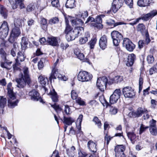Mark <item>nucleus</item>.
Wrapping results in <instances>:
<instances>
[{"mask_svg": "<svg viewBox=\"0 0 157 157\" xmlns=\"http://www.w3.org/2000/svg\"><path fill=\"white\" fill-rule=\"evenodd\" d=\"M123 80V77L121 76H117L115 77L113 79V82L118 83L121 82Z\"/></svg>", "mask_w": 157, "mask_h": 157, "instance_id": "nucleus-41", "label": "nucleus"}, {"mask_svg": "<svg viewBox=\"0 0 157 157\" xmlns=\"http://www.w3.org/2000/svg\"><path fill=\"white\" fill-rule=\"evenodd\" d=\"M81 30L79 27H75L73 29L71 27L68 26L65 28V33L66 34V37L68 41L74 40L78 36Z\"/></svg>", "mask_w": 157, "mask_h": 157, "instance_id": "nucleus-3", "label": "nucleus"}, {"mask_svg": "<svg viewBox=\"0 0 157 157\" xmlns=\"http://www.w3.org/2000/svg\"><path fill=\"white\" fill-rule=\"evenodd\" d=\"M121 94V91L120 89L115 90L110 97V102L112 104L116 103L120 98Z\"/></svg>", "mask_w": 157, "mask_h": 157, "instance_id": "nucleus-11", "label": "nucleus"}, {"mask_svg": "<svg viewBox=\"0 0 157 157\" xmlns=\"http://www.w3.org/2000/svg\"><path fill=\"white\" fill-rule=\"evenodd\" d=\"M47 20L44 18H41L40 21V24L42 26V28L43 29H47Z\"/></svg>", "mask_w": 157, "mask_h": 157, "instance_id": "nucleus-40", "label": "nucleus"}, {"mask_svg": "<svg viewBox=\"0 0 157 157\" xmlns=\"http://www.w3.org/2000/svg\"><path fill=\"white\" fill-rule=\"evenodd\" d=\"M136 58L135 55L133 53L128 55L126 65L128 67L132 66L134 63V60Z\"/></svg>", "mask_w": 157, "mask_h": 157, "instance_id": "nucleus-20", "label": "nucleus"}, {"mask_svg": "<svg viewBox=\"0 0 157 157\" xmlns=\"http://www.w3.org/2000/svg\"><path fill=\"white\" fill-rule=\"evenodd\" d=\"M95 21L99 25L100 28H102L103 25L101 24L102 22V20L100 17H98L96 19Z\"/></svg>", "mask_w": 157, "mask_h": 157, "instance_id": "nucleus-49", "label": "nucleus"}, {"mask_svg": "<svg viewBox=\"0 0 157 157\" xmlns=\"http://www.w3.org/2000/svg\"><path fill=\"white\" fill-rule=\"evenodd\" d=\"M0 14L4 19H6L8 16V12L3 6L0 4Z\"/></svg>", "mask_w": 157, "mask_h": 157, "instance_id": "nucleus-25", "label": "nucleus"}, {"mask_svg": "<svg viewBox=\"0 0 157 157\" xmlns=\"http://www.w3.org/2000/svg\"><path fill=\"white\" fill-rule=\"evenodd\" d=\"M9 1L13 9L17 8V0H9Z\"/></svg>", "mask_w": 157, "mask_h": 157, "instance_id": "nucleus-48", "label": "nucleus"}, {"mask_svg": "<svg viewBox=\"0 0 157 157\" xmlns=\"http://www.w3.org/2000/svg\"><path fill=\"white\" fill-rule=\"evenodd\" d=\"M119 9L117 7L116 5H113L112 3V9L113 12L114 13H116Z\"/></svg>", "mask_w": 157, "mask_h": 157, "instance_id": "nucleus-63", "label": "nucleus"}, {"mask_svg": "<svg viewBox=\"0 0 157 157\" xmlns=\"http://www.w3.org/2000/svg\"><path fill=\"white\" fill-rule=\"evenodd\" d=\"M46 41L49 45L52 46H57L59 45L57 40L55 37H48Z\"/></svg>", "mask_w": 157, "mask_h": 157, "instance_id": "nucleus-18", "label": "nucleus"}, {"mask_svg": "<svg viewBox=\"0 0 157 157\" xmlns=\"http://www.w3.org/2000/svg\"><path fill=\"white\" fill-rule=\"evenodd\" d=\"M9 28L7 22L5 21H3L0 27V38L4 39L8 35Z\"/></svg>", "mask_w": 157, "mask_h": 157, "instance_id": "nucleus-6", "label": "nucleus"}, {"mask_svg": "<svg viewBox=\"0 0 157 157\" xmlns=\"http://www.w3.org/2000/svg\"><path fill=\"white\" fill-rule=\"evenodd\" d=\"M125 150V147L123 145H118L114 148L116 157H126L124 153Z\"/></svg>", "mask_w": 157, "mask_h": 157, "instance_id": "nucleus-9", "label": "nucleus"}, {"mask_svg": "<svg viewBox=\"0 0 157 157\" xmlns=\"http://www.w3.org/2000/svg\"><path fill=\"white\" fill-rule=\"evenodd\" d=\"M82 19L76 18L71 20V23L73 26H76V27H79L82 26L84 24V21Z\"/></svg>", "mask_w": 157, "mask_h": 157, "instance_id": "nucleus-19", "label": "nucleus"}, {"mask_svg": "<svg viewBox=\"0 0 157 157\" xmlns=\"http://www.w3.org/2000/svg\"><path fill=\"white\" fill-rule=\"evenodd\" d=\"M147 60L148 63L150 64L153 63L154 59L153 56L152 55H149L147 56Z\"/></svg>", "mask_w": 157, "mask_h": 157, "instance_id": "nucleus-46", "label": "nucleus"}, {"mask_svg": "<svg viewBox=\"0 0 157 157\" xmlns=\"http://www.w3.org/2000/svg\"><path fill=\"white\" fill-rule=\"evenodd\" d=\"M155 67H154V66L151 68L149 69V73L150 75H152L153 73L156 72V71L155 70Z\"/></svg>", "mask_w": 157, "mask_h": 157, "instance_id": "nucleus-64", "label": "nucleus"}, {"mask_svg": "<svg viewBox=\"0 0 157 157\" xmlns=\"http://www.w3.org/2000/svg\"><path fill=\"white\" fill-rule=\"evenodd\" d=\"M149 123L150 126H149V128H150V127H156V121L153 119H152L151 121H150Z\"/></svg>", "mask_w": 157, "mask_h": 157, "instance_id": "nucleus-59", "label": "nucleus"}, {"mask_svg": "<svg viewBox=\"0 0 157 157\" xmlns=\"http://www.w3.org/2000/svg\"><path fill=\"white\" fill-rule=\"evenodd\" d=\"M29 95L31 100L35 101H40V102L43 103V99L39 96V93L35 89L29 92Z\"/></svg>", "mask_w": 157, "mask_h": 157, "instance_id": "nucleus-12", "label": "nucleus"}, {"mask_svg": "<svg viewBox=\"0 0 157 157\" xmlns=\"http://www.w3.org/2000/svg\"><path fill=\"white\" fill-rule=\"evenodd\" d=\"M104 101L105 102L104 104L106 107H108L109 106V113L113 115L115 114L117 112V109L115 107L110 106L108 102L107 101L105 98L104 99Z\"/></svg>", "mask_w": 157, "mask_h": 157, "instance_id": "nucleus-23", "label": "nucleus"}, {"mask_svg": "<svg viewBox=\"0 0 157 157\" xmlns=\"http://www.w3.org/2000/svg\"><path fill=\"white\" fill-rule=\"evenodd\" d=\"M125 3L129 6L131 8H132L133 5V0H124Z\"/></svg>", "mask_w": 157, "mask_h": 157, "instance_id": "nucleus-58", "label": "nucleus"}, {"mask_svg": "<svg viewBox=\"0 0 157 157\" xmlns=\"http://www.w3.org/2000/svg\"><path fill=\"white\" fill-rule=\"evenodd\" d=\"M147 110L141 107L139 108L136 111H132L129 113L130 116L133 117H141L142 115Z\"/></svg>", "mask_w": 157, "mask_h": 157, "instance_id": "nucleus-14", "label": "nucleus"}, {"mask_svg": "<svg viewBox=\"0 0 157 157\" xmlns=\"http://www.w3.org/2000/svg\"><path fill=\"white\" fill-rule=\"evenodd\" d=\"M38 80L40 83L43 86L45 85L48 82V78L44 76L40 75L38 78Z\"/></svg>", "mask_w": 157, "mask_h": 157, "instance_id": "nucleus-30", "label": "nucleus"}, {"mask_svg": "<svg viewBox=\"0 0 157 157\" xmlns=\"http://www.w3.org/2000/svg\"><path fill=\"white\" fill-rule=\"evenodd\" d=\"M141 19V18H138L135 20L134 21L132 22L129 23V24L132 25H133L136 24L137 23L139 22L140 20Z\"/></svg>", "mask_w": 157, "mask_h": 157, "instance_id": "nucleus-62", "label": "nucleus"}, {"mask_svg": "<svg viewBox=\"0 0 157 157\" xmlns=\"http://www.w3.org/2000/svg\"><path fill=\"white\" fill-rule=\"evenodd\" d=\"M88 16V13L87 11H84L82 12H80L77 15L78 17L81 18L84 20L85 18H86Z\"/></svg>", "mask_w": 157, "mask_h": 157, "instance_id": "nucleus-34", "label": "nucleus"}, {"mask_svg": "<svg viewBox=\"0 0 157 157\" xmlns=\"http://www.w3.org/2000/svg\"><path fill=\"white\" fill-rule=\"evenodd\" d=\"M21 25V24L20 21L17 20L14 21V27L13 28L8 40L11 43H14L15 40L20 35L21 31L20 27Z\"/></svg>", "mask_w": 157, "mask_h": 157, "instance_id": "nucleus-2", "label": "nucleus"}, {"mask_svg": "<svg viewBox=\"0 0 157 157\" xmlns=\"http://www.w3.org/2000/svg\"><path fill=\"white\" fill-rule=\"evenodd\" d=\"M145 40L144 41L145 43L146 44H147L148 43H149L150 41L151 40L149 38V34L148 32H146L145 33Z\"/></svg>", "mask_w": 157, "mask_h": 157, "instance_id": "nucleus-53", "label": "nucleus"}, {"mask_svg": "<svg viewBox=\"0 0 157 157\" xmlns=\"http://www.w3.org/2000/svg\"><path fill=\"white\" fill-rule=\"evenodd\" d=\"M93 121H94L96 124L97 125L99 128H101L102 124L100 120H99L98 118L97 117H94L93 118Z\"/></svg>", "mask_w": 157, "mask_h": 157, "instance_id": "nucleus-38", "label": "nucleus"}, {"mask_svg": "<svg viewBox=\"0 0 157 157\" xmlns=\"http://www.w3.org/2000/svg\"><path fill=\"white\" fill-rule=\"evenodd\" d=\"M97 144L91 140L89 141L87 143V146L89 150L94 153H96L97 151L96 147Z\"/></svg>", "mask_w": 157, "mask_h": 157, "instance_id": "nucleus-16", "label": "nucleus"}, {"mask_svg": "<svg viewBox=\"0 0 157 157\" xmlns=\"http://www.w3.org/2000/svg\"><path fill=\"white\" fill-rule=\"evenodd\" d=\"M35 7L32 4H30L28 5L27 7L26 10L28 12L31 11Z\"/></svg>", "mask_w": 157, "mask_h": 157, "instance_id": "nucleus-57", "label": "nucleus"}, {"mask_svg": "<svg viewBox=\"0 0 157 157\" xmlns=\"http://www.w3.org/2000/svg\"><path fill=\"white\" fill-rule=\"evenodd\" d=\"M127 135L128 138L130 139L131 141H132V140L134 139L136 137L135 134L133 132H128L127 133Z\"/></svg>", "mask_w": 157, "mask_h": 157, "instance_id": "nucleus-51", "label": "nucleus"}, {"mask_svg": "<svg viewBox=\"0 0 157 157\" xmlns=\"http://www.w3.org/2000/svg\"><path fill=\"white\" fill-rule=\"evenodd\" d=\"M65 6L67 8L72 9L75 6V0H67L65 4Z\"/></svg>", "mask_w": 157, "mask_h": 157, "instance_id": "nucleus-26", "label": "nucleus"}, {"mask_svg": "<svg viewBox=\"0 0 157 157\" xmlns=\"http://www.w3.org/2000/svg\"><path fill=\"white\" fill-rule=\"evenodd\" d=\"M25 56L23 54V53L19 51L17 52V58L15 59V61L16 63H18L19 61V59L21 62H23L25 60Z\"/></svg>", "mask_w": 157, "mask_h": 157, "instance_id": "nucleus-28", "label": "nucleus"}, {"mask_svg": "<svg viewBox=\"0 0 157 157\" xmlns=\"http://www.w3.org/2000/svg\"><path fill=\"white\" fill-rule=\"evenodd\" d=\"M123 46L129 52H132L135 48V45L128 38L124 39Z\"/></svg>", "mask_w": 157, "mask_h": 157, "instance_id": "nucleus-10", "label": "nucleus"}, {"mask_svg": "<svg viewBox=\"0 0 157 157\" xmlns=\"http://www.w3.org/2000/svg\"><path fill=\"white\" fill-rule=\"evenodd\" d=\"M149 126H145L143 124H142L140 125V130L139 132L140 134H141L143 132L145 131L146 129L148 128Z\"/></svg>", "mask_w": 157, "mask_h": 157, "instance_id": "nucleus-47", "label": "nucleus"}, {"mask_svg": "<svg viewBox=\"0 0 157 157\" xmlns=\"http://www.w3.org/2000/svg\"><path fill=\"white\" fill-rule=\"evenodd\" d=\"M58 72V70L56 68H54L52 71L51 75L49 78V80L50 82L52 81V79H56V75Z\"/></svg>", "mask_w": 157, "mask_h": 157, "instance_id": "nucleus-32", "label": "nucleus"}, {"mask_svg": "<svg viewBox=\"0 0 157 157\" xmlns=\"http://www.w3.org/2000/svg\"><path fill=\"white\" fill-rule=\"evenodd\" d=\"M23 0H17V8L18 5H19L21 9H23L25 8V5L23 3Z\"/></svg>", "mask_w": 157, "mask_h": 157, "instance_id": "nucleus-50", "label": "nucleus"}, {"mask_svg": "<svg viewBox=\"0 0 157 157\" xmlns=\"http://www.w3.org/2000/svg\"><path fill=\"white\" fill-rule=\"evenodd\" d=\"M156 14H157V10H153L150 13L144 15L140 18L142 20L147 21L150 18L154 17Z\"/></svg>", "mask_w": 157, "mask_h": 157, "instance_id": "nucleus-17", "label": "nucleus"}, {"mask_svg": "<svg viewBox=\"0 0 157 157\" xmlns=\"http://www.w3.org/2000/svg\"><path fill=\"white\" fill-rule=\"evenodd\" d=\"M0 55L2 58L4 60L6 59V53L3 49L1 48L0 49Z\"/></svg>", "mask_w": 157, "mask_h": 157, "instance_id": "nucleus-45", "label": "nucleus"}, {"mask_svg": "<svg viewBox=\"0 0 157 157\" xmlns=\"http://www.w3.org/2000/svg\"><path fill=\"white\" fill-rule=\"evenodd\" d=\"M122 92L125 98H132L135 95L134 90L129 86L124 87L122 90Z\"/></svg>", "mask_w": 157, "mask_h": 157, "instance_id": "nucleus-13", "label": "nucleus"}, {"mask_svg": "<svg viewBox=\"0 0 157 157\" xmlns=\"http://www.w3.org/2000/svg\"><path fill=\"white\" fill-rule=\"evenodd\" d=\"M108 82V79L105 76L100 77L97 79L96 86L100 90L104 92L106 89V86Z\"/></svg>", "mask_w": 157, "mask_h": 157, "instance_id": "nucleus-5", "label": "nucleus"}, {"mask_svg": "<svg viewBox=\"0 0 157 157\" xmlns=\"http://www.w3.org/2000/svg\"><path fill=\"white\" fill-rule=\"evenodd\" d=\"M123 3L122 0H114L112 4L113 5H116L118 8L120 9L122 6Z\"/></svg>", "mask_w": 157, "mask_h": 157, "instance_id": "nucleus-35", "label": "nucleus"}, {"mask_svg": "<svg viewBox=\"0 0 157 157\" xmlns=\"http://www.w3.org/2000/svg\"><path fill=\"white\" fill-rule=\"evenodd\" d=\"M64 111L67 115L70 114L71 113V109L68 105H65Z\"/></svg>", "mask_w": 157, "mask_h": 157, "instance_id": "nucleus-56", "label": "nucleus"}, {"mask_svg": "<svg viewBox=\"0 0 157 157\" xmlns=\"http://www.w3.org/2000/svg\"><path fill=\"white\" fill-rule=\"evenodd\" d=\"M106 23L109 26L113 27L114 21L111 19H109L106 21Z\"/></svg>", "mask_w": 157, "mask_h": 157, "instance_id": "nucleus-55", "label": "nucleus"}, {"mask_svg": "<svg viewBox=\"0 0 157 157\" xmlns=\"http://www.w3.org/2000/svg\"><path fill=\"white\" fill-rule=\"evenodd\" d=\"M149 131L150 133L153 136L157 135V128L156 127H150Z\"/></svg>", "mask_w": 157, "mask_h": 157, "instance_id": "nucleus-42", "label": "nucleus"}, {"mask_svg": "<svg viewBox=\"0 0 157 157\" xmlns=\"http://www.w3.org/2000/svg\"><path fill=\"white\" fill-rule=\"evenodd\" d=\"M71 95V97L73 100H75L77 99L78 95L75 90H72Z\"/></svg>", "mask_w": 157, "mask_h": 157, "instance_id": "nucleus-54", "label": "nucleus"}, {"mask_svg": "<svg viewBox=\"0 0 157 157\" xmlns=\"http://www.w3.org/2000/svg\"><path fill=\"white\" fill-rule=\"evenodd\" d=\"M97 39L96 38H94L92 39L89 42V43L90 46V48L93 49L95 44L96 43Z\"/></svg>", "mask_w": 157, "mask_h": 157, "instance_id": "nucleus-43", "label": "nucleus"}, {"mask_svg": "<svg viewBox=\"0 0 157 157\" xmlns=\"http://www.w3.org/2000/svg\"><path fill=\"white\" fill-rule=\"evenodd\" d=\"M13 48L11 50L10 53L11 55L14 57L16 55V52H18V47L16 43H14L13 44Z\"/></svg>", "mask_w": 157, "mask_h": 157, "instance_id": "nucleus-33", "label": "nucleus"}, {"mask_svg": "<svg viewBox=\"0 0 157 157\" xmlns=\"http://www.w3.org/2000/svg\"><path fill=\"white\" fill-rule=\"evenodd\" d=\"M63 122L65 125H71L72 124V123L74 122V120L71 117H67L65 116V114L63 111Z\"/></svg>", "mask_w": 157, "mask_h": 157, "instance_id": "nucleus-22", "label": "nucleus"}, {"mask_svg": "<svg viewBox=\"0 0 157 157\" xmlns=\"http://www.w3.org/2000/svg\"><path fill=\"white\" fill-rule=\"evenodd\" d=\"M24 75L21 73L18 76V78L16 79L17 83L16 86L20 88H23L26 84L29 86L31 85V81L30 78L28 68L24 67L23 68Z\"/></svg>", "mask_w": 157, "mask_h": 157, "instance_id": "nucleus-1", "label": "nucleus"}, {"mask_svg": "<svg viewBox=\"0 0 157 157\" xmlns=\"http://www.w3.org/2000/svg\"><path fill=\"white\" fill-rule=\"evenodd\" d=\"M51 3L53 7H56L59 9H60L59 0H52Z\"/></svg>", "mask_w": 157, "mask_h": 157, "instance_id": "nucleus-39", "label": "nucleus"}, {"mask_svg": "<svg viewBox=\"0 0 157 157\" xmlns=\"http://www.w3.org/2000/svg\"><path fill=\"white\" fill-rule=\"evenodd\" d=\"M76 102L80 105H85V102L80 97L77 98L76 100Z\"/></svg>", "mask_w": 157, "mask_h": 157, "instance_id": "nucleus-52", "label": "nucleus"}, {"mask_svg": "<svg viewBox=\"0 0 157 157\" xmlns=\"http://www.w3.org/2000/svg\"><path fill=\"white\" fill-rule=\"evenodd\" d=\"M28 42V40L26 37H22L21 44L22 49H25L27 48Z\"/></svg>", "mask_w": 157, "mask_h": 157, "instance_id": "nucleus-27", "label": "nucleus"}, {"mask_svg": "<svg viewBox=\"0 0 157 157\" xmlns=\"http://www.w3.org/2000/svg\"><path fill=\"white\" fill-rule=\"evenodd\" d=\"M50 93L51 96V98L52 100L54 102L58 101V98L57 94L55 90L53 89L52 90H51Z\"/></svg>", "mask_w": 157, "mask_h": 157, "instance_id": "nucleus-31", "label": "nucleus"}, {"mask_svg": "<svg viewBox=\"0 0 157 157\" xmlns=\"http://www.w3.org/2000/svg\"><path fill=\"white\" fill-rule=\"evenodd\" d=\"M7 99L6 98H4L3 96H0V107L2 109V113H3L4 110L3 109L6 105Z\"/></svg>", "mask_w": 157, "mask_h": 157, "instance_id": "nucleus-29", "label": "nucleus"}, {"mask_svg": "<svg viewBox=\"0 0 157 157\" xmlns=\"http://www.w3.org/2000/svg\"><path fill=\"white\" fill-rule=\"evenodd\" d=\"M90 37V34L89 32H86L85 33L84 36L80 37L79 39V43L81 44H85L88 40V39Z\"/></svg>", "mask_w": 157, "mask_h": 157, "instance_id": "nucleus-24", "label": "nucleus"}, {"mask_svg": "<svg viewBox=\"0 0 157 157\" xmlns=\"http://www.w3.org/2000/svg\"><path fill=\"white\" fill-rule=\"evenodd\" d=\"M113 137H111L110 136H108V134H107V132L105 136V141H107V144H108L109 141Z\"/></svg>", "mask_w": 157, "mask_h": 157, "instance_id": "nucleus-60", "label": "nucleus"}, {"mask_svg": "<svg viewBox=\"0 0 157 157\" xmlns=\"http://www.w3.org/2000/svg\"><path fill=\"white\" fill-rule=\"evenodd\" d=\"M92 78V75L85 71H80L78 75V79L79 81L87 82L90 80Z\"/></svg>", "mask_w": 157, "mask_h": 157, "instance_id": "nucleus-8", "label": "nucleus"}, {"mask_svg": "<svg viewBox=\"0 0 157 157\" xmlns=\"http://www.w3.org/2000/svg\"><path fill=\"white\" fill-rule=\"evenodd\" d=\"M146 44L144 41V40H140L138 42V46L140 48H141L144 45Z\"/></svg>", "mask_w": 157, "mask_h": 157, "instance_id": "nucleus-61", "label": "nucleus"}, {"mask_svg": "<svg viewBox=\"0 0 157 157\" xmlns=\"http://www.w3.org/2000/svg\"><path fill=\"white\" fill-rule=\"evenodd\" d=\"M59 19L58 17H55L51 19L49 21V23L51 25L56 24L58 23Z\"/></svg>", "mask_w": 157, "mask_h": 157, "instance_id": "nucleus-44", "label": "nucleus"}, {"mask_svg": "<svg viewBox=\"0 0 157 157\" xmlns=\"http://www.w3.org/2000/svg\"><path fill=\"white\" fill-rule=\"evenodd\" d=\"M46 61H47V60L45 59L42 58L41 59L40 61L38 62V67L39 69L41 70L44 67V63H45Z\"/></svg>", "mask_w": 157, "mask_h": 157, "instance_id": "nucleus-36", "label": "nucleus"}, {"mask_svg": "<svg viewBox=\"0 0 157 157\" xmlns=\"http://www.w3.org/2000/svg\"><path fill=\"white\" fill-rule=\"evenodd\" d=\"M113 39V44L115 46H118L121 40L123 39V36L121 34L116 31H113L111 34Z\"/></svg>", "mask_w": 157, "mask_h": 157, "instance_id": "nucleus-7", "label": "nucleus"}, {"mask_svg": "<svg viewBox=\"0 0 157 157\" xmlns=\"http://www.w3.org/2000/svg\"><path fill=\"white\" fill-rule=\"evenodd\" d=\"M137 30L140 32L142 35H144L146 32H148L146 29L145 25L143 23L139 24L137 26Z\"/></svg>", "mask_w": 157, "mask_h": 157, "instance_id": "nucleus-21", "label": "nucleus"}, {"mask_svg": "<svg viewBox=\"0 0 157 157\" xmlns=\"http://www.w3.org/2000/svg\"><path fill=\"white\" fill-rule=\"evenodd\" d=\"M137 4L138 6L140 7H145L148 6L147 0H138Z\"/></svg>", "mask_w": 157, "mask_h": 157, "instance_id": "nucleus-37", "label": "nucleus"}, {"mask_svg": "<svg viewBox=\"0 0 157 157\" xmlns=\"http://www.w3.org/2000/svg\"><path fill=\"white\" fill-rule=\"evenodd\" d=\"M8 90V95L10 98L8 100V106L10 108H13L17 105L18 100L16 99L14 101L16 98L14 94L13 93V90L11 88V83H10L7 86Z\"/></svg>", "mask_w": 157, "mask_h": 157, "instance_id": "nucleus-4", "label": "nucleus"}, {"mask_svg": "<svg viewBox=\"0 0 157 157\" xmlns=\"http://www.w3.org/2000/svg\"><path fill=\"white\" fill-rule=\"evenodd\" d=\"M99 44L100 48L102 50L105 49L106 48L107 45V39L105 35H103L101 37Z\"/></svg>", "mask_w": 157, "mask_h": 157, "instance_id": "nucleus-15", "label": "nucleus"}]
</instances>
